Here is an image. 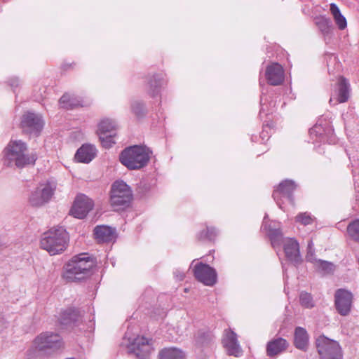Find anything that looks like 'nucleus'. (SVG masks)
Returning a JSON list of instances; mask_svg holds the SVG:
<instances>
[{"mask_svg": "<svg viewBox=\"0 0 359 359\" xmlns=\"http://www.w3.org/2000/svg\"><path fill=\"white\" fill-rule=\"evenodd\" d=\"M59 102L61 107L65 109H72L78 105V104L74 101L72 97L67 93L62 96Z\"/></svg>", "mask_w": 359, "mask_h": 359, "instance_id": "2f4dec72", "label": "nucleus"}, {"mask_svg": "<svg viewBox=\"0 0 359 359\" xmlns=\"http://www.w3.org/2000/svg\"><path fill=\"white\" fill-rule=\"evenodd\" d=\"M27 145L21 140H11L6 149L5 163L8 166L22 168L34 164L36 160L34 154H26Z\"/></svg>", "mask_w": 359, "mask_h": 359, "instance_id": "f257e3e1", "label": "nucleus"}, {"mask_svg": "<svg viewBox=\"0 0 359 359\" xmlns=\"http://www.w3.org/2000/svg\"><path fill=\"white\" fill-rule=\"evenodd\" d=\"M330 10L332 15H333V18L337 17V15H339L341 14L339 8L335 4L332 3L330 4Z\"/></svg>", "mask_w": 359, "mask_h": 359, "instance_id": "e433bc0d", "label": "nucleus"}, {"mask_svg": "<svg viewBox=\"0 0 359 359\" xmlns=\"http://www.w3.org/2000/svg\"><path fill=\"white\" fill-rule=\"evenodd\" d=\"M334 20L339 29L342 30L346 27V26H347L346 20L345 17L341 15V13L339 15H337V17H334Z\"/></svg>", "mask_w": 359, "mask_h": 359, "instance_id": "f704fd0d", "label": "nucleus"}, {"mask_svg": "<svg viewBox=\"0 0 359 359\" xmlns=\"http://www.w3.org/2000/svg\"><path fill=\"white\" fill-rule=\"evenodd\" d=\"M222 344L227 353L230 355L238 357L242 350L237 340V335L231 330H225Z\"/></svg>", "mask_w": 359, "mask_h": 359, "instance_id": "dca6fc26", "label": "nucleus"}, {"mask_svg": "<svg viewBox=\"0 0 359 359\" xmlns=\"http://www.w3.org/2000/svg\"><path fill=\"white\" fill-rule=\"evenodd\" d=\"M81 320L79 312L73 309H68L60 313V322L62 325L72 326Z\"/></svg>", "mask_w": 359, "mask_h": 359, "instance_id": "4be33fe9", "label": "nucleus"}, {"mask_svg": "<svg viewBox=\"0 0 359 359\" xmlns=\"http://www.w3.org/2000/svg\"><path fill=\"white\" fill-rule=\"evenodd\" d=\"M96 155V149L91 144H83L76 151L75 158L84 163L90 162Z\"/></svg>", "mask_w": 359, "mask_h": 359, "instance_id": "aec40b11", "label": "nucleus"}, {"mask_svg": "<svg viewBox=\"0 0 359 359\" xmlns=\"http://www.w3.org/2000/svg\"><path fill=\"white\" fill-rule=\"evenodd\" d=\"M315 220V217L309 212H301L295 217V222L304 226L311 224Z\"/></svg>", "mask_w": 359, "mask_h": 359, "instance_id": "c756f323", "label": "nucleus"}, {"mask_svg": "<svg viewBox=\"0 0 359 359\" xmlns=\"http://www.w3.org/2000/svg\"><path fill=\"white\" fill-rule=\"evenodd\" d=\"M174 275L177 280H182L185 276L184 273L183 272H180L179 271H176L174 273Z\"/></svg>", "mask_w": 359, "mask_h": 359, "instance_id": "58836bf2", "label": "nucleus"}, {"mask_svg": "<svg viewBox=\"0 0 359 359\" xmlns=\"http://www.w3.org/2000/svg\"><path fill=\"white\" fill-rule=\"evenodd\" d=\"M306 259L308 262L313 263V264L316 263V261H318L315 257V250L313 248V241L311 240L308 243L307 248V254L306 256Z\"/></svg>", "mask_w": 359, "mask_h": 359, "instance_id": "473e14b6", "label": "nucleus"}, {"mask_svg": "<svg viewBox=\"0 0 359 359\" xmlns=\"http://www.w3.org/2000/svg\"><path fill=\"white\" fill-rule=\"evenodd\" d=\"M348 236L352 241L359 243V219H356L348 224L346 228Z\"/></svg>", "mask_w": 359, "mask_h": 359, "instance_id": "cd10ccee", "label": "nucleus"}, {"mask_svg": "<svg viewBox=\"0 0 359 359\" xmlns=\"http://www.w3.org/2000/svg\"><path fill=\"white\" fill-rule=\"evenodd\" d=\"M117 128L115 121L110 118H104L100 122L97 133L104 147L109 148L115 143L114 138Z\"/></svg>", "mask_w": 359, "mask_h": 359, "instance_id": "1a4fd4ad", "label": "nucleus"}, {"mask_svg": "<svg viewBox=\"0 0 359 359\" xmlns=\"http://www.w3.org/2000/svg\"><path fill=\"white\" fill-rule=\"evenodd\" d=\"M10 85L12 86V87H16L18 86V79H13L11 81V83Z\"/></svg>", "mask_w": 359, "mask_h": 359, "instance_id": "ea45409f", "label": "nucleus"}, {"mask_svg": "<svg viewBox=\"0 0 359 359\" xmlns=\"http://www.w3.org/2000/svg\"><path fill=\"white\" fill-rule=\"evenodd\" d=\"M163 79L159 75H153L148 81L147 92L151 97L156 96L160 91V88L163 84Z\"/></svg>", "mask_w": 359, "mask_h": 359, "instance_id": "393cba45", "label": "nucleus"}, {"mask_svg": "<svg viewBox=\"0 0 359 359\" xmlns=\"http://www.w3.org/2000/svg\"><path fill=\"white\" fill-rule=\"evenodd\" d=\"M296 185L292 180H286L280 183L278 189L274 191L273 196L280 208L283 209L282 205L279 203V198L283 196L286 198L290 203H293L292 196V191L295 189Z\"/></svg>", "mask_w": 359, "mask_h": 359, "instance_id": "f3484780", "label": "nucleus"}, {"mask_svg": "<svg viewBox=\"0 0 359 359\" xmlns=\"http://www.w3.org/2000/svg\"><path fill=\"white\" fill-rule=\"evenodd\" d=\"M44 122L42 117L37 114L27 111L22 118L20 126L24 133L38 135L43 127Z\"/></svg>", "mask_w": 359, "mask_h": 359, "instance_id": "9b49d317", "label": "nucleus"}, {"mask_svg": "<svg viewBox=\"0 0 359 359\" xmlns=\"http://www.w3.org/2000/svg\"><path fill=\"white\" fill-rule=\"evenodd\" d=\"M149 158V149L138 145L126 148L119 156L121 163L130 170H138L144 167Z\"/></svg>", "mask_w": 359, "mask_h": 359, "instance_id": "20e7f679", "label": "nucleus"}, {"mask_svg": "<svg viewBox=\"0 0 359 359\" xmlns=\"http://www.w3.org/2000/svg\"><path fill=\"white\" fill-rule=\"evenodd\" d=\"M314 266L319 272L324 274L332 273L335 269V266L333 263L322 259L316 261Z\"/></svg>", "mask_w": 359, "mask_h": 359, "instance_id": "c85d7f7f", "label": "nucleus"}, {"mask_svg": "<svg viewBox=\"0 0 359 359\" xmlns=\"http://www.w3.org/2000/svg\"><path fill=\"white\" fill-rule=\"evenodd\" d=\"M352 294L346 290L339 289L335 293V306L341 316H347L352 305Z\"/></svg>", "mask_w": 359, "mask_h": 359, "instance_id": "2eb2a0df", "label": "nucleus"}, {"mask_svg": "<svg viewBox=\"0 0 359 359\" xmlns=\"http://www.w3.org/2000/svg\"><path fill=\"white\" fill-rule=\"evenodd\" d=\"M316 346L322 359H341V351L339 344L324 336L316 339Z\"/></svg>", "mask_w": 359, "mask_h": 359, "instance_id": "6e6552de", "label": "nucleus"}, {"mask_svg": "<svg viewBox=\"0 0 359 359\" xmlns=\"http://www.w3.org/2000/svg\"><path fill=\"white\" fill-rule=\"evenodd\" d=\"M332 100H332V98L331 97V98L330 99V103H332Z\"/></svg>", "mask_w": 359, "mask_h": 359, "instance_id": "a19ab883", "label": "nucleus"}, {"mask_svg": "<svg viewBox=\"0 0 359 359\" xmlns=\"http://www.w3.org/2000/svg\"><path fill=\"white\" fill-rule=\"evenodd\" d=\"M271 241L273 248L280 245V243L283 244L285 256L290 262L294 264L301 263L299 246L295 239L291 238H283L282 234L277 233L271 236Z\"/></svg>", "mask_w": 359, "mask_h": 359, "instance_id": "423d86ee", "label": "nucleus"}, {"mask_svg": "<svg viewBox=\"0 0 359 359\" xmlns=\"http://www.w3.org/2000/svg\"><path fill=\"white\" fill-rule=\"evenodd\" d=\"M266 78L271 86H278L284 81V71L281 65L273 63L266 69Z\"/></svg>", "mask_w": 359, "mask_h": 359, "instance_id": "a211bd4d", "label": "nucleus"}, {"mask_svg": "<svg viewBox=\"0 0 359 359\" xmlns=\"http://www.w3.org/2000/svg\"><path fill=\"white\" fill-rule=\"evenodd\" d=\"M315 24L324 35H328L332 31V24L331 20L324 16L316 18Z\"/></svg>", "mask_w": 359, "mask_h": 359, "instance_id": "a878e982", "label": "nucleus"}, {"mask_svg": "<svg viewBox=\"0 0 359 359\" xmlns=\"http://www.w3.org/2000/svg\"><path fill=\"white\" fill-rule=\"evenodd\" d=\"M288 346L287 341L281 337L273 339L266 345V354L269 357L276 356L285 351Z\"/></svg>", "mask_w": 359, "mask_h": 359, "instance_id": "6ab92c4d", "label": "nucleus"}, {"mask_svg": "<svg viewBox=\"0 0 359 359\" xmlns=\"http://www.w3.org/2000/svg\"><path fill=\"white\" fill-rule=\"evenodd\" d=\"M321 131L322 128L320 126H315L310 130L309 133L311 136L315 135L317 137L318 134L321 135Z\"/></svg>", "mask_w": 359, "mask_h": 359, "instance_id": "4c0bfd02", "label": "nucleus"}, {"mask_svg": "<svg viewBox=\"0 0 359 359\" xmlns=\"http://www.w3.org/2000/svg\"><path fill=\"white\" fill-rule=\"evenodd\" d=\"M348 97H349V83L345 78L340 77L338 80L337 101L335 102L334 104H335L337 102H339V103L345 102L348 100Z\"/></svg>", "mask_w": 359, "mask_h": 359, "instance_id": "b1692460", "label": "nucleus"}, {"mask_svg": "<svg viewBox=\"0 0 359 359\" xmlns=\"http://www.w3.org/2000/svg\"><path fill=\"white\" fill-rule=\"evenodd\" d=\"M128 350L139 359H149L151 346L147 339L144 337H137L128 346Z\"/></svg>", "mask_w": 359, "mask_h": 359, "instance_id": "4468645a", "label": "nucleus"}, {"mask_svg": "<svg viewBox=\"0 0 359 359\" xmlns=\"http://www.w3.org/2000/svg\"><path fill=\"white\" fill-rule=\"evenodd\" d=\"M56 186L53 182L40 184L30 193L28 202L32 207H41L47 203L54 194Z\"/></svg>", "mask_w": 359, "mask_h": 359, "instance_id": "0eeeda50", "label": "nucleus"}, {"mask_svg": "<svg viewBox=\"0 0 359 359\" xmlns=\"http://www.w3.org/2000/svg\"><path fill=\"white\" fill-rule=\"evenodd\" d=\"M68 233L62 226L52 228L43 234L40 241L41 248L50 255L62 253L67 247Z\"/></svg>", "mask_w": 359, "mask_h": 359, "instance_id": "7ed1b4c3", "label": "nucleus"}, {"mask_svg": "<svg viewBox=\"0 0 359 359\" xmlns=\"http://www.w3.org/2000/svg\"><path fill=\"white\" fill-rule=\"evenodd\" d=\"M160 359H184L183 352L176 348H167L160 352Z\"/></svg>", "mask_w": 359, "mask_h": 359, "instance_id": "bb28decb", "label": "nucleus"}, {"mask_svg": "<svg viewBox=\"0 0 359 359\" xmlns=\"http://www.w3.org/2000/svg\"><path fill=\"white\" fill-rule=\"evenodd\" d=\"M194 275L197 280L207 286H212L217 282L216 271L209 265L202 262L195 265Z\"/></svg>", "mask_w": 359, "mask_h": 359, "instance_id": "f8f14e48", "label": "nucleus"}, {"mask_svg": "<svg viewBox=\"0 0 359 359\" xmlns=\"http://www.w3.org/2000/svg\"><path fill=\"white\" fill-rule=\"evenodd\" d=\"M94 262L86 255L74 256L65 266L64 278L69 282L80 280L91 274Z\"/></svg>", "mask_w": 359, "mask_h": 359, "instance_id": "f03ea898", "label": "nucleus"}, {"mask_svg": "<svg viewBox=\"0 0 359 359\" xmlns=\"http://www.w3.org/2000/svg\"><path fill=\"white\" fill-rule=\"evenodd\" d=\"M294 343L297 348L306 351L309 346V334L304 328L301 327H296Z\"/></svg>", "mask_w": 359, "mask_h": 359, "instance_id": "5701e85b", "label": "nucleus"}, {"mask_svg": "<svg viewBox=\"0 0 359 359\" xmlns=\"http://www.w3.org/2000/svg\"><path fill=\"white\" fill-rule=\"evenodd\" d=\"M93 208V202L88 196L80 194L76 196L70 214L76 218L83 219Z\"/></svg>", "mask_w": 359, "mask_h": 359, "instance_id": "ddd939ff", "label": "nucleus"}, {"mask_svg": "<svg viewBox=\"0 0 359 359\" xmlns=\"http://www.w3.org/2000/svg\"><path fill=\"white\" fill-rule=\"evenodd\" d=\"M203 233L204 232H201V238H207L209 240H212L216 236V230L215 228L207 227L205 233L204 235Z\"/></svg>", "mask_w": 359, "mask_h": 359, "instance_id": "c9c22d12", "label": "nucleus"}, {"mask_svg": "<svg viewBox=\"0 0 359 359\" xmlns=\"http://www.w3.org/2000/svg\"><path fill=\"white\" fill-rule=\"evenodd\" d=\"M94 235L98 243H107L115 238V230L107 226H97L94 229Z\"/></svg>", "mask_w": 359, "mask_h": 359, "instance_id": "412c9836", "label": "nucleus"}, {"mask_svg": "<svg viewBox=\"0 0 359 359\" xmlns=\"http://www.w3.org/2000/svg\"><path fill=\"white\" fill-rule=\"evenodd\" d=\"M299 302L301 305L305 308L311 309L314 306V302L313 298L311 294L308 292H302L300 293Z\"/></svg>", "mask_w": 359, "mask_h": 359, "instance_id": "7c9ffc66", "label": "nucleus"}, {"mask_svg": "<svg viewBox=\"0 0 359 359\" xmlns=\"http://www.w3.org/2000/svg\"><path fill=\"white\" fill-rule=\"evenodd\" d=\"M132 111L137 116H141L144 114L145 108L141 102L135 101L132 103Z\"/></svg>", "mask_w": 359, "mask_h": 359, "instance_id": "72a5a7b5", "label": "nucleus"}, {"mask_svg": "<svg viewBox=\"0 0 359 359\" xmlns=\"http://www.w3.org/2000/svg\"><path fill=\"white\" fill-rule=\"evenodd\" d=\"M34 345L39 351L48 352L59 349L62 342L58 334L44 332L34 339Z\"/></svg>", "mask_w": 359, "mask_h": 359, "instance_id": "9d476101", "label": "nucleus"}, {"mask_svg": "<svg viewBox=\"0 0 359 359\" xmlns=\"http://www.w3.org/2000/svg\"><path fill=\"white\" fill-rule=\"evenodd\" d=\"M133 198L132 191L123 181L115 182L111 189L110 202L114 210L129 205Z\"/></svg>", "mask_w": 359, "mask_h": 359, "instance_id": "39448f33", "label": "nucleus"}]
</instances>
